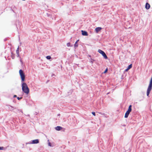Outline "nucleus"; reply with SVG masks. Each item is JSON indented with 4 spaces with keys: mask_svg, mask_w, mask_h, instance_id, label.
I'll list each match as a JSON object with an SVG mask.
<instances>
[{
    "mask_svg": "<svg viewBox=\"0 0 152 152\" xmlns=\"http://www.w3.org/2000/svg\"><path fill=\"white\" fill-rule=\"evenodd\" d=\"M22 87L23 91L27 94H28L29 92V90L27 84L23 82Z\"/></svg>",
    "mask_w": 152,
    "mask_h": 152,
    "instance_id": "1",
    "label": "nucleus"
},
{
    "mask_svg": "<svg viewBox=\"0 0 152 152\" xmlns=\"http://www.w3.org/2000/svg\"><path fill=\"white\" fill-rule=\"evenodd\" d=\"M152 89V76L147 91V95L148 96L150 92Z\"/></svg>",
    "mask_w": 152,
    "mask_h": 152,
    "instance_id": "2",
    "label": "nucleus"
},
{
    "mask_svg": "<svg viewBox=\"0 0 152 152\" xmlns=\"http://www.w3.org/2000/svg\"><path fill=\"white\" fill-rule=\"evenodd\" d=\"M19 72L21 79V82L22 83L25 80V75L22 69L20 70Z\"/></svg>",
    "mask_w": 152,
    "mask_h": 152,
    "instance_id": "3",
    "label": "nucleus"
},
{
    "mask_svg": "<svg viewBox=\"0 0 152 152\" xmlns=\"http://www.w3.org/2000/svg\"><path fill=\"white\" fill-rule=\"evenodd\" d=\"M98 52L101 54L105 59H107V57L106 54L103 51L99 49L98 50Z\"/></svg>",
    "mask_w": 152,
    "mask_h": 152,
    "instance_id": "4",
    "label": "nucleus"
},
{
    "mask_svg": "<svg viewBox=\"0 0 152 152\" xmlns=\"http://www.w3.org/2000/svg\"><path fill=\"white\" fill-rule=\"evenodd\" d=\"M151 6L150 4L148 2L146 3L145 5V8L148 10L150 9V8Z\"/></svg>",
    "mask_w": 152,
    "mask_h": 152,
    "instance_id": "5",
    "label": "nucleus"
},
{
    "mask_svg": "<svg viewBox=\"0 0 152 152\" xmlns=\"http://www.w3.org/2000/svg\"><path fill=\"white\" fill-rule=\"evenodd\" d=\"M131 111L129 110H127V111L126 112L125 114V118H126L128 117L130 113L131 112Z\"/></svg>",
    "mask_w": 152,
    "mask_h": 152,
    "instance_id": "6",
    "label": "nucleus"
},
{
    "mask_svg": "<svg viewBox=\"0 0 152 152\" xmlns=\"http://www.w3.org/2000/svg\"><path fill=\"white\" fill-rule=\"evenodd\" d=\"M102 29V28L101 27H96V28L95 29V31L96 33H98V32L99 31H100V30Z\"/></svg>",
    "mask_w": 152,
    "mask_h": 152,
    "instance_id": "7",
    "label": "nucleus"
},
{
    "mask_svg": "<svg viewBox=\"0 0 152 152\" xmlns=\"http://www.w3.org/2000/svg\"><path fill=\"white\" fill-rule=\"evenodd\" d=\"M39 142V141L38 139H36L33 140L32 141V144H37Z\"/></svg>",
    "mask_w": 152,
    "mask_h": 152,
    "instance_id": "8",
    "label": "nucleus"
},
{
    "mask_svg": "<svg viewBox=\"0 0 152 152\" xmlns=\"http://www.w3.org/2000/svg\"><path fill=\"white\" fill-rule=\"evenodd\" d=\"M82 33V34L84 36H87L88 34L87 32L85 31L82 30L81 31Z\"/></svg>",
    "mask_w": 152,
    "mask_h": 152,
    "instance_id": "9",
    "label": "nucleus"
},
{
    "mask_svg": "<svg viewBox=\"0 0 152 152\" xmlns=\"http://www.w3.org/2000/svg\"><path fill=\"white\" fill-rule=\"evenodd\" d=\"M132 64L129 65L127 67V68L125 70L126 71H127L129 69L131 68L132 67Z\"/></svg>",
    "mask_w": 152,
    "mask_h": 152,
    "instance_id": "10",
    "label": "nucleus"
},
{
    "mask_svg": "<svg viewBox=\"0 0 152 152\" xmlns=\"http://www.w3.org/2000/svg\"><path fill=\"white\" fill-rule=\"evenodd\" d=\"M62 129V128L60 126H57L55 128V129L56 130L58 131H59L61 130Z\"/></svg>",
    "mask_w": 152,
    "mask_h": 152,
    "instance_id": "11",
    "label": "nucleus"
},
{
    "mask_svg": "<svg viewBox=\"0 0 152 152\" xmlns=\"http://www.w3.org/2000/svg\"><path fill=\"white\" fill-rule=\"evenodd\" d=\"M19 47L18 46L16 50V53L18 55V57L19 56Z\"/></svg>",
    "mask_w": 152,
    "mask_h": 152,
    "instance_id": "12",
    "label": "nucleus"
},
{
    "mask_svg": "<svg viewBox=\"0 0 152 152\" xmlns=\"http://www.w3.org/2000/svg\"><path fill=\"white\" fill-rule=\"evenodd\" d=\"M99 113L101 115H103L104 117H107V115L105 113Z\"/></svg>",
    "mask_w": 152,
    "mask_h": 152,
    "instance_id": "13",
    "label": "nucleus"
},
{
    "mask_svg": "<svg viewBox=\"0 0 152 152\" xmlns=\"http://www.w3.org/2000/svg\"><path fill=\"white\" fill-rule=\"evenodd\" d=\"M79 41V40H77L75 42V44H74V46L75 47H77L78 46V44H77V43Z\"/></svg>",
    "mask_w": 152,
    "mask_h": 152,
    "instance_id": "14",
    "label": "nucleus"
},
{
    "mask_svg": "<svg viewBox=\"0 0 152 152\" xmlns=\"http://www.w3.org/2000/svg\"><path fill=\"white\" fill-rule=\"evenodd\" d=\"M9 108L11 111L13 110V107L11 106H9Z\"/></svg>",
    "mask_w": 152,
    "mask_h": 152,
    "instance_id": "15",
    "label": "nucleus"
},
{
    "mask_svg": "<svg viewBox=\"0 0 152 152\" xmlns=\"http://www.w3.org/2000/svg\"><path fill=\"white\" fill-rule=\"evenodd\" d=\"M94 61V59L91 58L90 59V62H91L92 64H93Z\"/></svg>",
    "mask_w": 152,
    "mask_h": 152,
    "instance_id": "16",
    "label": "nucleus"
},
{
    "mask_svg": "<svg viewBox=\"0 0 152 152\" xmlns=\"http://www.w3.org/2000/svg\"><path fill=\"white\" fill-rule=\"evenodd\" d=\"M46 58L47 59H48V60L50 59L51 58V56H47L46 57Z\"/></svg>",
    "mask_w": 152,
    "mask_h": 152,
    "instance_id": "17",
    "label": "nucleus"
},
{
    "mask_svg": "<svg viewBox=\"0 0 152 152\" xmlns=\"http://www.w3.org/2000/svg\"><path fill=\"white\" fill-rule=\"evenodd\" d=\"M128 110L132 111V105H130L129 107Z\"/></svg>",
    "mask_w": 152,
    "mask_h": 152,
    "instance_id": "18",
    "label": "nucleus"
},
{
    "mask_svg": "<svg viewBox=\"0 0 152 152\" xmlns=\"http://www.w3.org/2000/svg\"><path fill=\"white\" fill-rule=\"evenodd\" d=\"M4 148L3 147H0V150H3Z\"/></svg>",
    "mask_w": 152,
    "mask_h": 152,
    "instance_id": "19",
    "label": "nucleus"
},
{
    "mask_svg": "<svg viewBox=\"0 0 152 152\" xmlns=\"http://www.w3.org/2000/svg\"><path fill=\"white\" fill-rule=\"evenodd\" d=\"M70 43H68L67 44V46H68V47H69L70 46Z\"/></svg>",
    "mask_w": 152,
    "mask_h": 152,
    "instance_id": "20",
    "label": "nucleus"
},
{
    "mask_svg": "<svg viewBox=\"0 0 152 152\" xmlns=\"http://www.w3.org/2000/svg\"><path fill=\"white\" fill-rule=\"evenodd\" d=\"M107 68L105 70V71L104 72V73H106L107 71Z\"/></svg>",
    "mask_w": 152,
    "mask_h": 152,
    "instance_id": "21",
    "label": "nucleus"
},
{
    "mask_svg": "<svg viewBox=\"0 0 152 152\" xmlns=\"http://www.w3.org/2000/svg\"><path fill=\"white\" fill-rule=\"evenodd\" d=\"M22 98V97H17V99H18V100H20V99H21Z\"/></svg>",
    "mask_w": 152,
    "mask_h": 152,
    "instance_id": "22",
    "label": "nucleus"
},
{
    "mask_svg": "<svg viewBox=\"0 0 152 152\" xmlns=\"http://www.w3.org/2000/svg\"><path fill=\"white\" fill-rule=\"evenodd\" d=\"M92 113L93 115H94V116H95V112H92Z\"/></svg>",
    "mask_w": 152,
    "mask_h": 152,
    "instance_id": "23",
    "label": "nucleus"
},
{
    "mask_svg": "<svg viewBox=\"0 0 152 152\" xmlns=\"http://www.w3.org/2000/svg\"><path fill=\"white\" fill-rule=\"evenodd\" d=\"M18 111L19 112V113L21 112L22 113V111L21 110H18Z\"/></svg>",
    "mask_w": 152,
    "mask_h": 152,
    "instance_id": "24",
    "label": "nucleus"
},
{
    "mask_svg": "<svg viewBox=\"0 0 152 152\" xmlns=\"http://www.w3.org/2000/svg\"><path fill=\"white\" fill-rule=\"evenodd\" d=\"M17 96L16 95H14L13 96V97L15 98L17 97Z\"/></svg>",
    "mask_w": 152,
    "mask_h": 152,
    "instance_id": "25",
    "label": "nucleus"
},
{
    "mask_svg": "<svg viewBox=\"0 0 152 152\" xmlns=\"http://www.w3.org/2000/svg\"><path fill=\"white\" fill-rule=\"evenodd\" d=\"M49 145L50 146H51V145H50V143H49Z\"/></svg>",
    "mask_w": 152,
    "mask_h": 152,
    "instance_id": "26",
    "label": "nucleus"
},
{
    "mask_svg": "<svg viewBox=\"0 0 152 152\" xmlns=\"http://www.w3.org/2000/svg\"><path fill=\"white\" fill-rule=\"evenodd\" d=\"M60 115V114H58V116H59Z\"/></svg>",
    "mask_w": 152,
    "mask_h": 152,
    "instance_id": "27",
    "label": "nucleus"
},
{
    "mask_svg": "<svg viewBox=\"0 0 152 152\" xmlns=\"http://www.w3.org/2000/svg\"><path fill=\"white\" fill-rule=\"evenodd\" d=\"M89 56V57H91V56H90V55Z\"/></svg>",
    "mask_w": 152,
    "mask_h": 152,
    "instance_id": "28",
    "label": "nucleus"
}]
</instances>
